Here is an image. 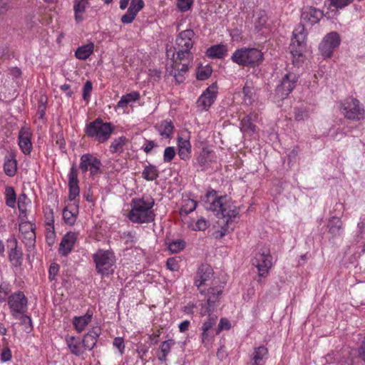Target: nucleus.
<instances>
[{"instance_id":"nucleus-1","label":"nucleus","mask_w":365,"mask_h":365,"mask_svg":"<svg viewBox=\"0 0 365 365\" xmlns=\"http://www.w3.org/2000/svg\"><path fill=\"white\" fill-rule=\"evenodd\" d=\"M204 207L206 210L213 212L215 215L222 219L225 226L220 231V237H223L228 231L229 224L235 221L239 215V210L232 199L227 195L217 196L215 190L209 191L204 200Z\"/></svg>"},{"instance_id":"nucleus-2","label":"nucleus","mask_w":365,"mask_h":365,"mask_svg":"<svg viewBox=\"0 0 365 365\" xmlns=\"http://www.w3.org/2000/svg\"><path fill=\"white\" fill-rule=\"evenodd\" d=\"M194 284L199 292L207 298L210 307L218 300L223 291V287L215 280L213 269L207 264H202L197 268Z\"/></svg>"},{"instance_id":"nucleus-3","label":"nucleus","mask_w":365,"mask_h":365,"mask_svg":"<svg viewBox=\"0 0 365 365\" xmlns=\"http://www.w3.org/2000/svg\"><path fill=\"white\" fill-rule=\"evenodd\" d=\"M155 200L150 195L135 197L130 202V210L127 217L133 223L143 224L154 221L155 213L153 210Z\"/></svg>"},{"instance_id":"nucleus-4","label":"nucleus","mask_w":365,"mask_h":365,"mask_svg":"<svg viewBox=\"0 0 365 365\" xmlns=\"http://www.w3.org/2000/svg\"><path fill=\"white\" fill-rule=\"evenodd\" d=\"M231 60L239 66L254 68L263 61L264 54L257 48L242 47L232 53Z\"/></svg>"},{"instance_id":"nucleus-5","label":"nucleus","mask_w":365,"mask_h":365,"mask_svg":"<svg viewBox=\"0 0 365 365\" xmlns=\"http://www.w3.org/2000/svg\"><path fill=\"white\" fill-rule=\"evenodd\" d=\"M93 259L98 274L108 277L114 273L116 257L113 251L99 249L93 255Z\"/></svg>"},{"instance_id":"nucleus-6","label":"nucleus","mask_w":365,"mask_h":365,"mask_svg":"<svg viewBox=\"0 0 365 365\" xmlns=\"http://www.w3.org/2000/svg\"><path fill=\"white\" fill-rule=\"evenodd\" d=\"M113 128L109 123H104L101 119H96L88 123L85 133L88 137L93 138L98 143H103L110 137Z\"/></svg>"},{"instance_id":"nucleus-7","label":"nucleus","mask_w":365,"mask_h":365,"mask_svg":"<svg viewBox=\"0 0 365 365\" xmlns=\"http://www.w3.org/2000/svg\"><path fill=\"white\" fill-rule=\"evenodd\" d=\"M289 49L293 56L294 63L303 61V53L306 50V34L303 25H298L293 31V38Z\"/></svg>"},{"instance_id":"nucleus-8","label":"nucleus","mask_w":365,"mask_h":365,"mask_svg":"<svg viewBox=\"0 0 365 365\" xmlns=\"http://www.w3.org/2000/svg\"><path fill=\"white\" fill-rule=\"evenodd\" d=\"M195 33L192 29L181 31L176 38L175 47L177 58L180 60L188 58L190 56V49L193 46V37Z\"/></svg>"},{"instance_id":"nucleus-9","label":"nucleus","mask_w":365,"mask_h":365,"mask_svg":"<svg viewBox=\"0 0 365 365\" xmlns=\"http://www.w3.org/2000/svg\"><path fill=\"white\" fill-rule=\"evenodd\" d=\"M340 110L345 118L351 120H360L364 118L365 110L359 101L349 97L340 103Z\"/></svg>"},{"instance_id":"nucleus-10","label":"nucleus","mask_w":365,"mask_h":365,"mask_svg":"<svg viewBox=\"0 0 365 365\" xmlns=\"http://www.w3.org/2000/svg\"><path fill=\"white\" fill-rule=\"evenodd\" d=\"M102 163L92 154L85 153L81 156L79 169L82 173H90V175L96 176L101 173Z\"/></svg>"},{"instance_id":"nucleus-11","label":"nucleus","mask_w":365,"mask_h":365,"mask_svg":"<svg viewBox=\"0 0 365 365\" xmlns=\"http://www.w3.org/2000/svg\"><path fill=\"white\" fill-rule=\"evenodd\" d=\"M341 43V38L336 31L327 34L322 39L319 46V50L324 58H331L334 50L339 47Z\"/></svg>"},{"instance_id":"nucleus-12","label":"nucleus","mask_w":365,"mask_h":365,"mask_svg":"<svg viewBox=\"0 0 365 365\" xmlns=\"http://www.w3.org/2000/svg\"><path fill=\"white\" fill-rule=\"evenodd\" d=\"M28 300L22 292L11 294L8 298V305L11 315L17 318L27 310Z\"/></svg>"},{"instance_id":"nucleus-13","label":"nucleus","mask_w":365,"mask_h":365,"mask_svg":"<svg viewBox=\"0 0 365 365\" xmlns=\"http://www.w3.org/2000/svg\"><path fill=\"white\" fill-rule=\"evenodd\" d=\"M253 264L257 267L259 277H265L272 267V257L269 250L257 253L253 259Z\"/></svg>"},{"instance_id":"nucleus-14","label":"nucleus","mask_w":365,"mask_h":365,"mask_svg":"<svg viewBox=\"0 0 365 365\" xmlns=\"http://www.w3.org/2000/svg\"><path fill=\"white\" fill-rule=\"evenodd\" d=\"M217 94V86L212 83L199 97L197 106L202 110H207L214 103Z\"/></svg>"},{"instance_id":"nucleus-15","label":"nucleus","mask_w":365,"mask_h":365,"mask_svg":"<svg viewBox=\"0 0 365 365\" xmlns=\"http://www.w3.org/2000/svg\"><path fill=\"white\" fill-rule=\"evenodd\" d=\"M298 77L294 73H287L282 78L281 84L277 88V93L282 98L287 96L295 88Z\"/></svg>"},{"instance_id":"nucleus-16","label":"nucleus","mask_w":365,"mask_h":365,"mask_svg":"<svg viewBox=\"0 0 365 365\" xmlns=\"http://www.w3.org/2000/svg\"><path fill=\"white\" fill-rule=\"evenodd\" d=\"M7 242L9 261L13 266H21L23 260V253L21 249H18V241L16 238L11 237Z\"/></svg>"},{"instance_id":"nucleus-17","label":"nucleus","mask_w":365,"mask_h":365,"mask_svg":"<svg viewBox=\"0 0 365 365\" xmlns=\"http://www.w3.org/2000/svg\"><path fill=\"white\" fill-rule=\"evenodd\" d=\"M68 200L70 201L77 202L76 198L79 195L80 188L78 186V173L75 165H73L68 173Z\"/></svg>"},{"instance_id":"nucleus-18","label":"nucleus","mask_w":365,"mask_h":365,"mask_svg":"<svg viewBox=\"0 0 365 365\" xmlns=\"http://www.w3.org/2000/svg\"><path fill=\"white\" fill-rule=\"evenodd\" d=\"M76 239V233L72 232H67L62 238L59 245V254L62 256H67L72 251Z\"/></svg>"},{"instance_id":"nucleus-19","label":"nucleus","mask_w":365,"mask_h":365,"mask_svg":"<svg viewBox=\"0 0 365 365\" xmlns=\"http://www.w3.org/2000/svg\"><path fill=\"white\" fill-rule=\"evenodd\" d=\"M35 225L27 220V217L23 220L20 219L19 231L24 235L27 243L33 244L35 242Z\"/></svg>"},{"instance_id":"nucleus-20","label":"nucleus","mask_w":365,"mask_h":365,"mask_svg":"<svg viewBox=\"0 0 365 365\" xmlns=\"http://www.w3.org/2000/svg\"><path fill=\"white\" fill-rule=\"evenodd\" d=\"M65 342L69 351L76 356H82L86 349L83 347L82 340L74 336L66 335Z\"/></svg>"},{"instance_id":"nucleus-21","label":"nucleus","mask_w":365,"mask_h":365,"mask_svg":"<svg viewBox=\"0 0 365 365\" xmlns=\"http://www.w3.org/2000/svg\"><path fill=\"white\" fill-rule=\"evenodd\" d=\"M101 334L98 327H92L82 338V344L86 350H92L96 345L98 339Z\"/></svg>"},{"instance_id":"nucleus-22","label":"nucleus","mask_w":365,"mask_h":365,"mask_svg":"<svg viewBox=\"0 0 365 365\" xmlns=\"http://www.w3.org/2000/svg\"><path fill=\"white\" fill-rule=\"evenodd\" d=\"M196 160L200 168L205 170L216 160V156L212 150L208 147H204L197 157Z\"/></svg>"},{"instance_id":"nucleus-23","label":"nucleus","mask_w":365,"mask_h":365,"mask_svg":"<svg viewBox=\"0 0 365 365\" xmlns=\"http://www.w3.org/2000/svg\"><path fill=\"white\" fill-rule=\"evenodd\" d=\"M31 133L27 128H22L19 133V145L25 155H29L32 150Z\"/></svg>"},{"instance_id":"nucleus-24","label":"nucleus","mask_w":365,"mask_h":365,"mask_svg":"<svg viewBox=\"0 0 365 365\" xmlns=\"http://www.w3.org/2000/svg\"><path fill=\"white\" fill-rule=\"evenodd\" d=\"M322 17L323 12L321 10L314 7H309L303 11L301 19L305 24L313 25L318 23Z\"/></svg>"},{"instance_id":"nucleus-25","label":"nucleus","mask_w":365,"mask_h":365,"mask_svg":"<svg viewBox=\"0 0 365 365\" xmlns=\"http://www.w3.org/2000/svg\"><path fill=\"white\" fill-rule=\"evenodd\" d=\"M268 349L265 346L260 345L253 349L250 357V365H264L268 359Z\"/></svg>"},{"instance_id":"nucleus-26","label":"nucleus","mask_w":365,"mask_h":365,"mask_svg":"<svg viewBox=\"0 0 365 365\" xmlns=\"http://www.w3.org/2000/svg\"><path fill=\"white\" fill-rule=\"evenodd\" d=\"M90 1L91 0H73V10L76 24H80L85 19L84 14L86 9L91 5Z\"/></svg>"},{"instance_id":"nucleus-27","label":"nucleus","mask_w":365,"mask_h":365,"mask_svg":"<svg viewBox=\"0 0 365 365\" xmlns=\"http://www.w3.org/2000/svg\"><path fill=\"white\" fill-rule=\"evenodd\" d=\"M78 215V202L68 204L63 210V219L68 225H73L76 221Z\"/></svg>"},{"instance_id":"nucleus-28","label":"nucleus","mask_w":365,"mask_h":365,"mask_svg":"<svg viewBox=\"0 0 365 365\" xmlns=\"http://www.w3.org/2000/svg\"><path fill=\"white\" fill-rule=\"evenodd\" d=\"M178 144V154L180 158L182 160H187L190 158L192 152V146L189 138H183L178 136L177 139Z\"/></svg>"},{"instance_id":"nucleus-29","label":"nucleus","mask_w":365,"mask_h":365,"mask_svg":"<svg viewBox=\"0 0 365 365\" xmlns=\"http://www.w3.org/2000/svg\"><path fill=\"white\" fill-rule=\"evenodd\" d=\"M93 319V313L88 311L83 316H76L73 318L72 324L78 333L83 332Z\"/></svg>"},{"instance_id":"nucleus-30","label":"nucleus","mask_w":365,"mask_h":365,"mask_svg":"<svg viewBox=\"0 0 365 365\" xmlns=\"http://www.w3.org/2000/svg\"><path fill=\"white\" fill-rule=\"evenodd\" d=\"M4 171L9 177H13L17 171V160L14 152H10L6 155L4 163Z\"/></svg>"},{"instance_id":"nucleus-31","label":"nucleus","mask_w":365,"mask_h":365,"mask_svg":"<svg viewBox=\"0 0 365 365\" xmlns=\"http://www.w3.org/2000/svg\"><path fill=\"white\" fill-rule=\"evenodd\" d=\"M159 135L165 138H171L173 134L174 125L170 120H163L155 125Z\"/></svg>"},{"instance_id":"nucleus-32","label":"nucleus","mask_w":365,"mask_h":365,"mask_svg":"<svg viewBox=\"0 0 365 365\" xmlns=\"http://www.w3.org/2000/svg\"><path fill=\"white\" fill-rule=\"evenodd\" d=\"M129 140L125 136H120L112 140L109 147V151L112 154L120 155L124 151V147L128 143Z\"/></svg>"},{"instance_id":"nucleus-33","label":"nucleus","mask_w":365,"mask_h":365,"mask_svg":"<svg viewBox=\"0 0 365 365\" xmlns=\"http://www.w3.org/2000/svg\"><path fill=\"white\" fill-rule=\"evenodd\" d=\"M140 95L138 91H133L121 96L120 100L118 102L117 107L120 108H125L132 103L136 102L140 99Z\"/></svg>"},{"instance_id":"nucleus-34","label":"nucleus","mask_w":365,"mask_h":365,"mask_svg":"<svg viewBox=\"0 0 365 365\" xmlns=\"http://www.w3.org/2000/svg\"><path fill=\"white\" fill-rule=\"evenodd\" d=\"M94 51V43L89 42L86 45L79 46L76 52L75 56L79 60H86L93 53Z\"/></svg>"},{"instance_id":"nucleus-35","label":"nucleus","mask_w":365,"mask_h":365,"mask_svg":"<svg viewBox=\"0 0 365 365\" xmlns=\"http://www.w3.org/2000/svg\"><path fill=\"white\" fill-rule=\"evenodd\" d=\"M255 117V114L250 113L241 120V130L243 132L247 133L249 135H252L256 133V125L252 123V120Z\"/></svg>"},{"instance_id":"nucleus-36","label":"nucleus","mask_w":365,"mask_h":365,"mask_svg":"<svg viewBox=\"0 0 365 365\" xmlns=\"http://www.w3.org/2000/svg\"><path fill=\"white\" fill-rule=\"evenodd\" d=\"M227 49L226 46L217 44L212 46L207 49L206 54L211 58H222L227 55Z\"/></svg>"},{"instance_id":"nucleus-37","label":"nucleus","mask_w":365,"mask_h":365,"mask_svg":"<svg viewBox=\"0 0 365 365\" xmlns=\"http://www.w3.org/2000/svg\"><path fill=\"white\" fill-rule=\"evenodd\" d=\"M175 344L173 339H168L163 341L160 345V354L158 355L159 361L164 362L167 359V356L170 352L171 348Z\"/></svg>"},{"instance_id":"nucleus-38","label":"nucleus","mask_w":365,"mask_h":365,"mask_svg":"<svg viewBox=\"0 0 365 365\" xmlns=\"http://www.w3.org/2000/svg\"><path fill=\"white\" fill-rule=\"evenodd\" d=\"M242 93L245 103L250 105L255 101V91L251 82H246L242 89Z\"/></svg>"},{"instance_id":"nucleus-39","label":"nucleus","mask_w":365,"mask_h":365,"mask_svg":"<svg viewBox=\"0 0 365 365\" xmlns=\"http://www.w3.org/2000/svg\"><path fill=\"white\" fill-rule=\"evenodd\" d=\"M217 317L215 315L209 314L207 320L204 322L202 329V341L205 343L209 336V331L215 325Z\"/></svg>"},{"instance_id":"nucleus-40","label":"nucleus","mask_w":365,"mask_h":365,"mask_svg":"<svg viewBox=\"0 0 365 365\" xmlns=\"http://www.w3.org/2000/svg\"><path fill=\"white\" fill-rule=\"evenodd\" d=\"M31 203L30 200L26 194H21L17 200V205L20 212L19 219L26 218L27 216V206Z\"/></svg>"},{"instance_id":"nucleus-41","label":"nucleus","mask_w":365,"mask_h":365,"mask_svg":"<svg viewBox=\"0 0 365 365\" xmlns=\"http://www.w3.org/2000/svg\"><path fill=\"white\" fill-rule=\"evenodd\" d=\"M328 227L333 235H340L343 228L342 221L339 217H332L328 222Z\"/></svg>"},{"instance_id":"nucleus-42","label":"nucleus","mask_w":365,"mask_h":365,"mask_svg":"<svg viewBox=\"0 0 365 365\" xmlns=\"http://www.w3.org/2000/svg\"><path fill=\"white\" fill-rule=\"evenodd\" d=\"M167 248L172 254L178 253L185 247V242L183 240L178 239L165 242Z\"/></svg>"},{"instance_id":"nucleus-43","label":"nucleus","mask_w":365,"mask_h":365,"mask_svg":"<svg viewBox=\"0 0 365 365\" xmlns=\"http://www.w3.org/2000/svg\"><path fill=\"white\" fill-rule=\"evenodd\" d=\"M142 175L145 180L153 181L158 178L159 172L155 165H149L144 168Z\"/></svg>"},{"instance_id":"nucleus-44","label":"nucleus","mask_w":365,"mask_h":365,"mask_svg":"<svg viewBox=\"0 0 365 365\" xmlns=\"http://www.w3.org/2000/svg\"><path fill=\"white\" fill-rule=\"evenodd\" d=\"M197 207V202L190 198H185L182 200L180 215H187L189 213L193 212Z\"/></svg>"},{"instance_id":"nucleus-45","label":"nucleus","mask_w":365,"mask_h":365,"mask_svg":"<svg viewBox=\"0 0 365 365\" xmlns=\"http://www.w3.org/2000/svg\"><path fill=\"white\" fill-rule=\"evenodd\" d=\"M6 204L7 206L14 208L16 205V195L12 187H8L5 190Z\"/></svg>"},{"instance_id":"nucleus-46","label":"nucleus","mask_w":365,"mask_h":365,"mask_svg":"<svg viewBox=\"0 0 365 365\" xmlns=\"http://www.w3.org/2000/svg\"><path fill=\"white\" fill-rule=\"evenodd\" d=\"M255 24L257 29H260L267 21V16L264 11H259L254 16Z\"/></svg>"},{"instance_id":"nucleus-47","label":"nucleus","mask_w":365,"mask_h":365,"mask_svg":"<svg viewBox=\"0 0 365 365\" xmlns=\"http://www.w3.org/2000/svg\"><path fill=\"white\" fill-rule=\"evenodd\" d=\"M212 73V68L211 67L207 66H202L197 68V78L200 81L205 80L208 78Z\"/></svg>"},{"instance_id":"nucleus-48","label":"nucleus","mask_w":365,"mask_h":365,"mask_svg":"<svg viewBox=\"0 0 365 365\" xmlns=\"http://www.w3.org/2000/svg\"><path fill=\"white\" fill-rule=\"evenodd\" d=\"M144 5L143 0H131L128 10L137 16L138 12L143 9Z\"/></svg>"},{"instance_id":"nucleus-49","label":"nucleus","mask_w":365,"mask_h":365,"mask_svg":"<svg viewBox=\"0 0 365 365\" xmlns=\"http://www.w3.org/2000/svg\"><path fill=\"white\" fill-rule=\"evenodd\" d=\"M309 118V112L306 108H295L294 118L297 121L307 120Z\"/></svg>"},{"instance_id":"nucleus-50","label":"nucleus","mask_w":365,"mask_h":365,"mask_svg":"<svg viewBox=\"0 0 365 365\" xmlns=\"http://www.w3.org/2000/svg\"><path fill=\"white\" fill-rule=\"evenodd\" d=\"M354 0H330L329 6L341 9L353 2Z\"/></svg>"},{"instance_id":"nucleus-51","label":"nucleus","mask_w":365,"mask_h":365,"mask_svg":"<svg viewBox=\"0 0 365 365\" xmlns=\"http://www.w3.org/2000/svg\"><path fill=\"white\" fill-rule=\"evenodd\" d=\"M176 152L174 147H167L163 153V160L165 163L170 162L175 156Z\"/></svg>"},{"instance_id":"nucleus-52","label":"nucleus","mask_w":365,"mask_h":365,"mask_svg":"<svg viewBox=\"0 0 365 365\" xmlns=\"http://www.w3.org/2000/svg\"><path fill=\"white\" fill-rule=\"evenodd\" d=\"M178 262L176 257H170L167 259L166 266L170 271L177 272L180 269Z\"/></svg>"},{"instance_id":"nucleus-53","label":"nucleus","mask_w":365,"mask_h":365,"mask_svg":"<svg viewBox=\"0 0 365 365\" xmlns=\"http://www.w3.org/2000/svg\"><path fill=\"white\" fill-rule=\"evenodd\" d=\"M92 89L93 86L91 82L89 81H86L83 89V98L84 101L88 102Z\"/></svg>"},{"instance_id":"nucleus-54","label":"nucleus","mask_w":365,"mask_h":365,"mask_svg":"<svg viewBox=\"0 0 365 365\" xmlns=\"http://www.w3.org/2000/svg\"><path fill=\"white\" fill-rule=\"evenodd\" d=\"M193 0H178V8L182 12L189 10L192 5Z\"/></svg>"},{"instance_id":"nucleus-55","label":"nucleus","mask_w":365,"mask_h":365,"mask_svg":"<svg viewBox=\"0 0 365 365\" xmlns=\"http://www.w3.org/2000/svg\"><path fill=\"white\" fill-rule=\"evenodd\" d=\"M135 17L136 15L135 14L128 10L127 12L122 16L121 22L125 24H131L135 20Z\"/></svg>"},{"instance_id":"nucleus-56","label":"nucleus","mask_w":365,"mask_h":365,"mask_svg":"<svg viewBox=\"0 0 365 365\" xmlns=\"http://www.w3.org/2000/svg\"><path fill=\"white\" fill-rule=\"evenodd\" d=\"M208 227V222L203 218L199 219L193 227L194 230H205Z\"/></svg>"},{"instance_id":"nucleus-57","label":"nucleus","mask_w":365,"mask_h":365,"mask_svg":"<svg viewBox=\"0 0 365 365\" xmlns=\"http://www.w3.org/2000/svg\"><path fill=\"white\" fill-rule=\"evenodd\" d=\"M113 346L116 347L121 354L124 352L125 349V344H124V340L121 337H115L113 340Z\"/></svg>"},{"instance_id":"nucleus-58","label":"nucleus","mask_w":365,"mask_h":365,"mask_svg":"<svg viewBox=\"0 0 365 365\" xmlns=\"http://www.w3.org/2000/svg\"><path fill=\"white\" fill-rule=\"evenodd\" d=\"M167 71L169 72L168 68H167ZM170 75L173 76L175 78L176 82L182 83L185 80V73L180 72V70H176L174 72L173 71H170Z\"/></svg>"},{"instance_id":"nucleus-59","label":"nucleus","mask_w":365,"mask_h":365,"mask_svg":"<svg viewBox=\"0 0 365 365\" xmlns=\"http://www.w3.org/2000/svg\"><path fill=\"white\" fill-rule=\"evenodd\" d=\"M230 328V322L225 318H222L218 324V330L217 331V334H218L223 329H229Z\"/></svg>"},{"instance_id":"nucleus-60","label":"nucleus","mask_w":365,"mask_h":365,"mask_svg":"<svg viewBox=\"0 0 365 365\" xmlns=\"http://www.w3.org/2000/svg\"><path fill=\"white\" fill-rule=\"evenodd\" d=\"M58 272V265L56 264H52L48 270L49 279L52 281L55 279L56 276Z\"/></svg>"},{"instance_id":"nucleus-61","label":"nucleus","mask_w":365,"mask_h":365,"mask_svg":"<svg viewBox=\"0 0 365 365\" xmlns=\"http://www.w3.org/2000/svg\"><path fill=\"white\" fill-rule=\"evenodd\" d=\"M156 145H157L153 140H145L142 149L145 153H149Z\"/></svg>"},{"instance_id":"nucleus-62","label":"nucleus","mask_w":365,"mask_h":365,"mask_svg":"<svg viewBox=\"0 0 365 365\" xmlns=\"http://www.w3.org/2000/svg\"><path fill=\"white\" fill-rule=\"evenodd\" d=\"M12 355L11 350L7 348L4 349L1 354V360L2 362H6L11 359Z\"/></svg>"},{"instance_id":"nucleus-63","label":"nucleus","mask_w":365,"mask_h":365,"mask_svg":"<svg viewBox=\"0 0 365 365\" xmlns=\"http://www.w3.org/2000/svg\"><path fill=\"white\" fill-rule=\"evenodd\" d=\"M8 292V287L6 285H0V303L5 301Z\"/></svg>"},{"instance_id":"nucleus-64","label":"nucleus","mask_w":365,"mask_h":365,"mask_svg":"<svg viewBox=\"0 0 365 365\" xmlns=\"http://www.w3.org/2000/svg\"><path fill=\"white\" fill-rule=\"evenodd\" d=\"M357 227L359 230V235H360L361 237L365 235V218L360 219Z\"/></svg>"}]
</instances>
